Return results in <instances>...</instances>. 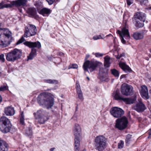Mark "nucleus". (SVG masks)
<instances>
[{"instance_id": "obj_1", "label": "nucleus", "mask_w": 151, "mask_h": 151, "mask_svg": "<svg viewBox=\"0 0 151 151\" xmlns=\"http://www.w3.org/2000/svg\"><path fill=\"white\" fill-rule=\"evenodd\" d=\"M11 32L8 29H0V45L6 47L12 39Z\"/></svg>"}, {"instance_id": "obj_2", "label": "nucleus", "mask_w": 151, "mask_h": 151, "mask_svg": "<svg viewBox=\"0 0 151 151\" xmlns=\"http://www.w3.org/2000/svg\"><path fill=\"white\" fill-rule=\"evenodd\" d=\"M50 97L44 93L40 94L37 98L38 103L42 105H45L46 108L49 109L52 107L54 104V96Z\"/></svg>"}, {"instance_id": "obj_3", "label": "nucleus", "mask_w": 151, "mask_h": 151, "mask_svg": "<svg viewBox=\"0 0 151 151\" xmlns=\"http://www.w3.org/2000/svg\"><path fill=\"white\" fill-rule=\"evenodd\" d=\"M12 124L10 120L6 117L3 116L0 119V130L3 133L9 132L12 128Z\"/></svg>"}, {"instance_id": "obj_4", "label": "nucleus", "mask_w": 151, "mask_h": 151, "mask_svg": "<svg viewBox=\"0 0 151 151\" xmlns=\"http://www.w3.org/2000/svg\"><path fill=\"white\" fill-rule=\"evenodd\" d=\"M27 1V0H17L11 1L10 4H5L4 1H2L0 3V9L4 8L19 7L22 6H25Z\"/></svg>"}, {"instance_id": "obj_5", "label": "nucleus", "mask_w": 151, "mask_h": 151, "mask_svg": "<svg viewBox=\"0 0 151 151\" xmlns=\"http://www.w3.org/2000/svg\"><path fill=\"white\" fill-rule=\"evenodd\" d=\"M22 55L21 51L17 49H14L6 54V59L9 62H14L20 58Z\"/></svg>"}, {"instance_id": "obj_6", "label": "nucleus", "mask_w": 151, "mask_h": 151, "mask_svg": "<svg viewBox=\"0 0 151 151\" xmlns=\"http://www.w3.org/2000/svg\"><path fill=\"white\" fill-rule=\"evenodd\" d=\"M95 149L99 151H103L106 147V139L103 136H97L95 139Z\"/></svg>"}, {"instance_id": "obj_7", "label": "nucleus", "mask_w": 151, "mask_h": 151, "mask_svg": "<svg viewBox=\"0 0 151 151\" xmlns=\"http://www.w3.org/2000/svg\"><path fill=\"white\" fill-rule=\"evenodd\" d=\"M101 63L97 61H86L84 63L83 68L85 72L87 71L89 73L88 70L89 69L91 72L95 70L96 68L100 66Z\"/></svg>"}, {"instance_id": "obj_8", "label": "nucleus", "mask_w": 151, "mask_h": 151, "mask_svg": "<svg viewBox=\"0 0 151 151\" xmlns=\"http://www.w3.org/2000/svg\"><path fill=\"white\" fill-rule=\"evenodd\" d=\"M41 47L40 42H29V47L31 48V50L29 54V60H32L37 55V50L35 47L40 48Z\"/></svg>"}, {"instance_id": "obj_9", "label": "nucleus", "mask_w": 151, "mask_h": 151, "mask_svg": "<svg viewBox=\"0 0 151 151\" xmlns=\"http://www.w3.org/2000/svg\"><path fill=\"white\" fill-rule=\"evenodd\" d=\"M128 123L127 119L126 117L123 116L116 120L115 127L119 130H122L127 127Z\"/></svg>"}, {"instance_id": "obj_10", "label": "nucleus", "mask_w": 151, "mask_h": 151, "mask_svg": "<svg viewBox=\"0 0 151 151\" xmlns=\"http://www.w3.org/2000/svg\"><path fill=\"white\" fill-rule=\"evenodd\" d=\"M117 33L119 35L122 42L125 43L126 42V40H128L130 38V35L128 30L126 27L123 28L121 31L118 30Z\"/></svg>"}, {"instance_id": "obj_11", "label": "nucleus", "mask_w": 151, "mask_h": 151, "mask_svg": "<svg viewBox=\"0 0 151 151\" xmlns=\"http://www.w3.org/2000/svg\"><path fill=\"white\" fill-rule=\"evenodd\" d=\"M133 87L126 84H122L121 88V91L122 94L127 96L132 94Z\"/></svg>"}, {"instance_id": "obj_12", "label": "nucleus", "mask_w": 151, "mask_h": 151, "mask_svg": "<svg viewBox=\"0 0 151 151\" xmlns=\"http://www.w3.org/2000/svg\"><path fill=\"white\" fill-rule=\"evenodd\" d=\"M124 111L121 108L117 107L112 108L110 110L111 114L114 117H120L124 114Z\"/></svg>"}, {"instance_id": "obj_13", "label": "nucleus", "mask_w": 151, "mask_h": 151, "mask_svg": "<svg viewBox=\"0 0 151 151\" xmlns=\"http://www.w3.org/2000/svg\"><path fill=\"white\" fill-rule=\"evenodd\" d=\"M133 109L138 112H140L144 111L146 109L145 105L141 101L137 104L136 105L133 107Z\"/></svg>"}, {"instance_id": "obj_14", "label": "nucleus", "mask_w": 151, "mask_h": 151, "mask_svg": "<svg viewBox=\"0 0 151 151\" xmlns=\"http://www.w3.org/2000/svg\"><path fill=\"white\" fill-rule=\"evenodd\" d=\"M81 129L80 125L78 124H75L73 129L74 134L75 136V139L77 138L80 139Z\"/></svg>"}, {"instance_id": "obj_15", "label": "nucleus", "mask_w": 151, "mask_h": 151, "mask_svg": "<svg viewBox=\"0 0 151 151\" xmlns=\"http://www.w3.org/2000/svg\"><path fill=\"white\" fill-rule=\"evenodd\" d=\"M140 93L143 98L146 99H148L149 98L147 88L146 86H141Z\"/></svg>"}, {"instance_id": "obj_16", "label": "nucleus", "mask_w": 151, "mask_h": 151, "mask_svg": "<svg viewBox=\"0 0 151 151\" xmlns=\"http://www.w3.org/2000/svg\"><path fill=\"white\" fill-rule=\"evenodd\" d=\"M112 96L114 99L119 101H122L123 97L120 95L119 89H117L115 90L112 94Z\"/></svg>"}, {"instance_id": "obj_17", "label": "nucleus", "mask_w": 151, "mask_h": 151, "mask_svg": "<svg viewBox=\"0 0 151 151\" xmlns=\"http://www.w3.org/2000/svg\"><path fill=\"white\" fill-rule=\"evenodd\" d=\"M135 20H139L140 22H144L146 19V14L142 12H137L134 15Z\"/></svg>"}, {"instance_id": "obj_18", "label": "nucleus", "mask_w": 151, "mask_h": 151, "mask_svg": "<svg viewBox=\"0 0 151 151\" xmlns=\"http://www.w3.org/2000/svg\"><path fill=\"white\" fill-rule=\"evenodd\" d=\"M4 111L5 114L8 116H12L15 113L14 107L11 106L5 107Z\"/></svg>"}, {"instance_id": "obj_19", "label": "nucleus", "mask_w": 151, "mask_h": 151, "mask_svg": "<svg viewBox=\"0 0 151 151\" xmlns=\"http://www.w3.org/2000/svg\"><path fill=\"white\" fill-rule=\"evenodd\" d=\"M38 11L39 13L44 16H48L52 12L51 9L46 8H43L41 9L38 10Z\"/></svg>"}, {"instance_id": "obj_20", "label": "nucleus", "mask_w": 151, "mask_h": 151, "mask_svg": "<svg viewBox=\"0 0 151 151\" xmlns=\"http://www.w3.org/2000/svg\"><path fill=\"white\" fill-rule=\"evenodd\" d=\"M8 147V144L5 141L0 140V151H5Z\"/></svg>"}, {"instance_id": "obj_21", "label": "nucleus", "mask_w": 151, "mask_h": 151, "mask_svg": "<svg viewBox=\"0 0 151 151\" xmlns=\"http://www.w3.org/2000/svg\"><path fill=\"white\" fill-rule=\"evenodd\" d=\"M119 66L122 70L126 72H130L131 71L130 68L124 63H120Z\"/></svg>"}, {"instance_id": "obj_22", "label": "nucleus", "mask_w": 151, "mask_h": 151, "mask_svg": "<svg viewBox=\"0 0 151 151\" xmlns=\"http://www.w3.org/2000/svg\"><path fill=\"white\" fill-rule=\"evenodd\" d=\"M37 31L35 25L32 24H29V33L30 34V36L35 35L36 34Z\"/></svg>"}, {"instance_id": "obj_23", "label": "nucleus", "mask_w": 151, "mask_h": 151, "mask_svg": "<svg viewBox=\"0 0 151 151\" xmlns=\"http://www.w3.org/2000/svg\"><path fill=\"white\" fill-rule=\"evenodd\" d=\"M132 36L136 40L142 39L143 37V35L142 34L137 32L134 33Z\"/></svg>"}, {"instance_id": "obj_24", "label": "nucleus", "mask_w": 151, "mask_h": 151, "mask_svg": "<svg viewBox=\"0 0 151 151\" xmlns=\"http://www.w3.org/2000/svg\"><path fill=\"white\" fill-rule=\"evenodd\" d=\"M136 99L135 98H134V99L124 98L122 101L127 104H130L133 103L136 101Z\"/></svg>"}, {"instance_id": "obj_25", "label": "nucleus", "mask_w": 151, "mask_h": 151, "mask_svg": "<svg viewBox=\"0 0 151 151\" xmlns=\"http://www.w3.org/2000/svg\"><path fill=\"white\" fill-rule=\"evenodd\" d=\"M45 114V111L41 110H39L36 113H34V115L36 118L37 119L44 116Z\"/></svg>"}, {"instance_id": "obj_26", "label": "nucleus", "mask_w": 151, "mask_h": 151, "mask_svg": "<svg viewBox=\"0 0 151 151\" xmlns=\"http://www.w3.org/2000/svg\"><path fill=\"white\" fill-rule=\"evenodd\" d=\"M80 139L77 138L75 139V151H79V147L80 146Z\"/></svg>"}, {"instance_id": "obj_27", "label": "nucleus", "mask_w": 151, "mask_h": 151, "mask_svg": "<svg viewBox=\"0 0 151 151\" xmlns=\"http://www.w3.org/2000/svg\"><path fill=\"white\" fill-rule=\"evenodd\" d=\"M38 119V122L42 124H44L48 119V117L45 115L41 116L40 118H39Z\"/></svg>"}, {"instance_id": "obj_28", "label": "nucleus", "mask_w": 151, "mask_h": 151, "mask_svg": "<svg viewBox=\"0 0 151 151\" xmlns=\"http://www.w3.org/2000/svg\"><path fill=\"white\" fill-rule=\"evenodd\" d=\"M36 14V11L34 8H29V15L30 14L32 17L35 16Z\"/></svg>"}, {"instance_id": "obj_29", "label": "nucleus", "mask_w": 151, "mask_h": 151, "mask_svg": "<svg viewBox=\"0 0 151 151\" xmlns=\"http://www.w3.org/2000/svg\"><path fill=\"white\" fill-rule=\"evenodd\" d=\"M110 58L109 57H106L104 58V65L106 67H108L110 66Z\"/></svg>"}, {"instance_id": "obj_30", "label": "nucleus", "mask_w": 151, "mask_h": 151, "mask_svg": "<svg viewBox=\"0 0 151 151\" xmlns=\"http://www.w3.org/2000/svg\"><path fill=\"white\" fill-rule=\"evenodd\" d=\"M44 82L50 84H57L58 83V81L56 80L52 79L45 80Z\"/></svg>"}, {"instance_id": "obj_31", "label": "nucleus", "mask_w": 151, "mask_h": 151, "mask_svg": "<svg viewBox=\"0 0 151 151\" xmlns=\"http://www.w3.org/2000/svg\"><path fill=\"white\" fill-rule=\"evenodd\" d=\"M20 124L22 125H24L25 124L24 122V115L23 111L20 114Z\"/></svg>"}, {"instance_id": "obj_32", "label": "nucleus", "mask_w": 151, "mask_h": 151, "mask_svg": "<svg viewBox=\"0 0 151 151\" xmlns=\"http://www.w3.org/2000/svg\"><path fill=\"white\" fill-rule=\"evenodd\" d=\"M78 94V98L81 101H83L84 99L83 96V95L82 91L81 90L76 91Z\"/></svg>"}, {"instance_id": "obj_33", "label": "nucleus", "mask_w": 151, "mask_h": 151, "mask_svg": "<svg viewBox=\"0 0 151 151\" xmlns=\"http://www.w3.org/2000/svg\"><path fill=\"white\" fill-rule=\"evenodd\" d=\"M136 20V23L135 25L136 26L138 27H143L144 25V24H143L144 22H139V20Z\"/></svg>"}, {"instance_id": "obj_34", "label": "nucleus", "mask_w": 151, "mask_h": 151, "mask_svg": "<svg viewBox=\"0 0 151 151\" xmlns=\"http://www.w3.org/2000/svg\"><path fill=\"white\" fill-rule=\"evenodd\" d=\"M8 87L6 85H4L0 87V91H4L8 89Z\"/></svg>"}, {"instance_id": "obj_35", "label": "nucleus", "mask_w": 151, "mask_h": 151, "mask_svg": "<svg viewBox=\"0 0 151 151\" xmlns=\"http://www.w3.org/2000/svg\"><path fill=\"white\" fill-rule=\"evenodd\" d=\"M111 72L112 73L115 77H119V73L117 70L115 69H113L111 70Z\"/></svg>"}, {"instance_id": "obj_36", "label": "nucleus", "mask_w": 151, "mask_h": 151, "mask_svg": "<svg viewBox=\"0 0 151 151\" xmlns=\"http://www.w3.org/2000/svg\"><path fill=\"white\" fill-rule=\"evenodd\" d=\"M26 40L24 38V36H22V37L19 39L18 41L16 43V44L17 45H18L19 44H20L21 43H22L24 41H25Z\"/></svg>"}, {"instance_id": "obj_37", "label": "nucleus", "mask_w": 151, "mask_h": 151, "mask_svg": "<svg viewBox=\"0 0 151 151\" xmlns=\"http://www.w3.org/2000/svg\"><path fill=\"white\" fill-rule=\"evenodd\" d=\"M131 137L132 135L129 134H128L127 135L126 140V144H128L130 142Z\"/></svg>"}, {"instance_id": "obj_38", "label": "nucleus", "mask_w": 151, "mask_h": 151, "mask_svg": "<svg viewBox=\"0 0 151 151\" xmlns=\"http://www.w3.org/2000/svg\"><path fill=\"white\" fill-rule=\"evenodd\" d=\"M124 142L122 140H120L118 143V147L119 149L122 148L124 146Z\"/></svg>"}, {"instance_id": "obj_39", "label": "nucleus", "mask_w": 151, "mask_h": 151, "mask_svg": "<svg viewBox=\"0 0 151 151\" xmlns=\"http://www.w3.org/2000/svg\"><path fill=\"white\" fill-rule=\"evenodd\" d=\"M78 65L76 64H73L72 65V66L71 67L69 66L68 67V69L71 68L76 69L78 68Z\"/></svg>"}, {"instance_id": "obj_40", "label": "nucleus", "mask_w": 151, "mask_h": 151, "mask_svg": "<svg viewBox=\"0 0 151 151\" xmlns=\"http://www.w3.org/2000/svg\"><path fill=\"white\" fill-rule=\"evenodd\" d=\"M76 91L81 90L80 85L78 81H77L76 83Z\"/></svg>"}, {"instance_id": "obj_41", "label": "nucleus", "mask_w": 151, "mask_h": 151, "mask_svg": "<svg viewBox=\"0 0 151 151\" xmlns=\"http://www.w3.org/2000/svg\"><path fill=\"white\" fill-rule=\"evenodd\" d=\"M125 56V53L124 52L122 53L120 55L118 54L117 55H115V57L117 59H119L121 58L124 57Z\"/></svg>"}, {"instance_id": "obj_42", "label": "nucleus", "mask_w": 151, "mask_h": 151, "mask_svg": "<svg viewBox=\"0 0 151 151\" xmlns=\"http://www.w3.org/2000/svg\"><path fill=\"white\" fill-rule=\"evenodd\" d=\"M28 29V27H26V31L25 32L24 35L23 36H24V37L27 38L28 37V31L27 30Z\"/></svg>"}, {"instance_id": "obj_43", "label": "nucleus", "mask_w": 151, "mask_h": 151, "mask_svg": "<svg viewBox=\"0 0 151 151\" xmlns=\"http://www.w3.org/2000/svg\"><path fill=\"white\" fill-rule=\"evenodd\" d=\"M0 60L2 62H4L5 61V59L4 58V54L0 55Z\"/></svg>"}, {"instance_id": "obj_44", "label": "nucleus", "mask_w": 151, "mask_h": 151, "mask_svg": "<svg viewBox=\"0 0 151 151\" xmlns=\"http://www.w3.org/2000/svg\"><path fill=\"white\" fill-rule=\"evenodd\" d=\"M100 79L102 81H108V79L104 76H100Z\"/></svg>"}, {"instance_id": "obj_45", "label": "nucleus", "mask_w": 151, "mask_h": 151, "mask_svg": "<svg viewBox=\"0 0 151 151\" xmlns=\"http://www.w3.org/2000/svg\"><path fill=\"white\" fill-rule=\"evenodd\" d=\"M94 55L97 57H101L103 55V53H101L99 52L96 53Z\"/></svg>"}, {"instance_id": "obj_46", "label": "nucleus", "mask_w": 151, "mask_h": 151, "mask_svg": "<svg viewBox=\"0 0 151 151\" xmlns=\"http://www.w3.org/2000/svg\"><path fill=\"white\" fill-rule=\"evenodd\" d=\"M101 38H102L101 37V35L94 36L93 37V39L94 40H97Z\"/></svg>"}, {"instance_id": "obj_47", "label": "nucleus", "mask_w": 151, "mask_h": 151, "mask_svg": "<svg viewBox=\"0 0 151 151\" xmlns=\"http://www.w3.org/2000/svg\"><path fill=\"white\" fill-rule=\"evenodd\" d=\"M127 4L129 6L132 4H133V0H127Z\"/></svg>"}, {"instance_id": "obj_48", "label": "nucleus", "mask_w": 151, "mask_h": 151, "mask_svg": "<svg viewBox=\"0 0 151 151\" xmlns=\"http://www.w3.org/2000/svg\"><path fill=\"white\" fill-rule=\"evenodd\" d=\"M55 0H46L48 4L50 5L52 4L54 2Z\"/></svg>"}, {"instance_id": "obj_49", "label": "nucleus", "mask_w": 151, "mask_h": 151, "mask_svg": "<svg viewBox=\"0 0 151 151\" xmlns=\"http://www.w3.org/2000/svg\"><path fill=\"white\" fill-rule=\"evenodd\" d=\"M24 45L28 46V41H26L23 43Z\"/></svg>"}, {"instance_id": "obj_50", "label": "nucleus", "mask_w": 151, "mask_h": 151, "mask_svg": "<svg viewBox=\"0 0 151 151\" xmlns=\"http://www.w3.org/2000/svg\"><path fill=\"white\" fill-rule=\"evenodd\" d=\"M138 1L140 2L141 3H143L145 1H146L147 0H138Z\"/></svg>"}, {"instance_id": "obj_51", "label": "nucleus", "mask_w": 151, "mask_h": 151, "mask_svg": "<svg viewBox=\"0 0 151 151\" xmlns=\"http://www.w3.org/2000/svg\"><path fill=\"white\" fill-rule=\"evenodd\" d=\"M126 75H122L121 76V78H126Z\"/></svg>"}, {"instance_id": "obj_52", "label": "nucleus", "mask_w": 151, "mask_h": 151, "mask_svg": "<svg viewBox=\"0 0 151 151\" xmlns=\"http://www.w3.org/2000/svg\"><path fill=\"white\" fill-rule=\"evenodd\" d=\"M29 132H30V134H29V135H32V131L31 130L29 129Z\"/></svg>"}, {"instance_id": "obj_53", "label": "nucleus", "mask_w": 151, "mask_h": 151, "mask_svg": "<svg viewBox=\"0 0 151 151\" xmlns=\"http://www.w3.org/2000/svg\"><path fill=\"white\" fill-rule=\"evenodd\" d=\"M55 149V148L54 147L50 149V151H53Z\"/></svg>"}, {"instance_id": "obj_54", "label": "nucleus", "mask_w": 151, "mask_h": 151, "mask_svg": "<svg viewBox=\"0 0 151 151\" xmlns=\"http://www.w3.org/2000/svg\"><path fill=\"white\" fill-rule=\"evenodd\" d=\"M148 133L150 135H151V129L148 131Z\"/></svg>"}, {"instance_id": "obj_55", "label": "nucleus", "mask_w": 151, "mask_h": 151, "mask_svg": "<svg viewBox=\"0 0 151 151\" xmlns=\"http://www.w3.org/2000/svg\"><path fill=\"white\" fill-rule=\"evenodd\" d=\"M89 57V55H87L86 56V59H87Z\"/></svg>"}, {"instance_id": "obj_56", "label": "nucleus", "mask_w": 151, "mask_h": 151, "mask_svg": "<svg viewBox=\"0 0 151 151\" xmlns=\"http://www.w3.org/2000/svg\"><path fill=\"white\" fill-rule=\"evenodd\" d=\"M27 61H28V60H29V59H28V56H27Z\"/></svg>"}, {"instance_id": "obj_57", "label": "nucleus", "mask_w": 151, "mask_h": 151, "mask_svg": "<svg viewBox=\"0 0 151 151\" xmlns=\"http://www.w3.org/2000/svg\"><path fill=\"white\" fill-rule=\"evenodd\" d=\"M27 61H28V60H29V59H28V56H27Z\"/></svg>"}, {"instance_id": "obj_58", "label": "nucleus", "mask_w": 151, "mask_h": 151, "mask_svg": "<svg viewBox=\"0 0 151 151\" xmlns=\"http://www.w3.org/2000/svg\"><path fill=\"white\" fill-rule=\"evenodd\" d=\"M87 78L88 81L90 80V78L88 77H87Z\"/></svg>"}, {"instance_id": "obj_59", "label": "nucleus", "mask_w": 151, "mask_h": 151, "mask_svg": "<svg viewBox=\"0 0 151 151\" xmlns=\"http://www.w3.org/2000/svg\"><path fill=\"white\" fill-rule=\"evenodd\" d=\"M82 151H86V150L85 149H84L83 150H82Z\"/></svg>"}, {"instance_id": "obj_60", "label": "nucleus", "mask_w": 151, "mask_h": 151, "mask_svg": "<svg viewBox=\"0 0 151 151\" xmlns=\"http://www.w3.org/2000/svg\"><path fill=\"white\" fill-rule=\"evenodd\" d=\"M63 53L62 52H61L60 53V55H61L62 54H63Z\"/></svg>"}, {"instance_id": "obj_61", "label": "nucleus", "mask_w": 151, "mask_h": 151, "mask_svg": "<svg viewBox=\"0 0 151 151\" xmlns=\"http://www.w3.org/2000/svg\"><path fill=\"white\" fill-rule=\"evenodd\" d=\"M150 93H151V89L150 91Z\"/></svg>"}, {"instance_id": "obj_62", "label": "nucleus", "mask_w": 151, "mask_h": 151, "mask_svg": "<svg viewBox=\"0 0 151 151\" xmlns=\"http://www.w3.org/2000/svg\"><path fill=\"white\" fill-rule=\"evenodd\" d=\"M150 9H151V6L150 7Z\"/></svg>"}, {"instance_id": "obj_63", "label": "nucleus", "mask_w": 151, "mask_h": 151, "mask_svg": "<svg viewBox=\"0 0 151 151\" xmlns=\"http://www.w3.org/2000/svg\"><path fill=\"white\" fill-rule=\"evenodd\" d=\"M27 13H28V12L27 11Z\"/></svg>"}, {"instance_id": "obj_64", "label": "nucleus", "mask_w": 151, "mask_h": 151, "mask_svg": "<svg viewBox=\"0 0 151 151\" xmlns=\"http://www.w3.org/2000/svg\"><path fill=\"white\" fill-rule=\"evenodd\" d=\"M150 52H151V49L150 50Z\"/></svg>"}]
</instances>
